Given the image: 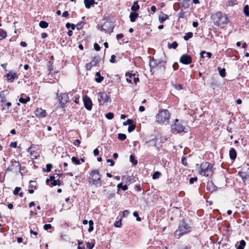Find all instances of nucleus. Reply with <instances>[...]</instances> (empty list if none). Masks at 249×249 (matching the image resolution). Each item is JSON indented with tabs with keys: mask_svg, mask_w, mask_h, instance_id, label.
<instances>
[{
	"mask_svg": "<svg viewBox=\"0 0 249 249\" xmlns=\"http://www.w3.org/2000/svg\"><path fill=\"white\" fill-rule=\"evenodd\" d=\"M117 187L118 188H121L123 191H125L127 189L128 187L126 185H123L122 183H120L118 184Z\"/></svg>",
	"mask_w": 249,
	"mask_h": 249,
	"instance_id": "nucleus-35",
	"label": "nucleus"
},
{
	"mask_svg": "<svg viewBox=\"0 0 249 249\" xmlns=\"http://www.w3.org/2000/svg\"><path fill=\"white\" fill-rule=\"evenodd\" d=\"M89 228L88 229V231L89 232H91L93 230V222L92 220H90L89 221Z\"/></svg>",
	"mask_w": 249,
	"mask_h": 249,
	"instance_id": "nucleus-33",
	"label": "nucleus"
},
{
	"mask_svg": "<svg viewBox=\"0 0 249 249\" xmlns=\"http://www.w3.org/2000/svg\"><path fill=\"white\" fill-rule=\"evenodd\" d=\"M84 2L86 8L87 9H89L94 4H97V2H95L94 0H84Z\"/></svg>",
	"mask_w": 249,
	"mask_h": 249,
	"instance_id": "nucleus-16",
	"label": "nucleus"
},
{
	"mask_svg": "<svg viewBox=\"0 0 249 249\" xmlns=\"http://www.w3.org/2000/svg\"><path fill=\"white\" fill-rule=\"evenodd\" d=\"M190 0H180V5L182 8L187 9L189 6Z\"/></svg>",
	"mask_w": 249,
	"mask_h": 249,
	"instance_id": "nucleus-17",
	"label": "nucleus"
},
{
	"mask_svg": "<svg viewBox=\"0 0 249 249\" xmlns=\"http://www.w3.org/2000/svg\"><path fill=\"white\" fill-rule=\"evenodd\" d=\"M35 113L36 116L39 119L44 118L47 115L46 110L41 108H37L36 110Z\"/></svg>",
	"mask_w": 249,
	"mask_h": 249,
	"instance_id": "nucleus-12",
	"label": "nucleus"
},
{
	"mask_svg": "<svg viewBox=\"0 0 249 249\" xmlns=\"http://www.w3.org/2000/svg\"><path fill=\"white\" fill-rule=\"evenodd\" d=\"M229 156L231 160H235L236 158V152L234 148H231L229 151Z\"/></svg>",
	"mask_w": 249,
	"mask_h": 249,
	"instance_id": "nucleus-18",
	"label": "nucleus"
},
{
	"mask_svg": "<svg viewBox=\"0 0 249 249\" xmlns=\"http://www.w3.org/2000/svg\"><path fill=\"white\" fill-rule=\"evenodd\" d=\"M85 247L82 245V243L80 242V241H78V249H84Z\"/></svg>",
	"mask_w": 249,
	"mask_h": 249,
	"instance_id": "nucleus-58",
	"label": "nucleus"
},
{
	"mask_svg": "<svg viewBox=\"0 0 249 249\" xmlns=\"http://www.w3.org/2000/svg\"><path fill=\"white\" fill-rule=\"evenodd\" d=\"M91 178L89 179V182L92 185L97 186H101L102 182L101 181L100 175L99 174V171L97 170H94L90 173Z\"/></svg>",
	"mask_w": 249,
	"mask_h": 249,
	"instance_id": "nucleus-5",
	"label": "nucleus"
},
{
	"mask_svg": "<svg viewBox=\"0 0 249 249\" xmlns=\"http://www.w3.org/2000/svg\"><path fill=\"white\" fill-rule=\"evenodd\" d=\"M46 169H44V171L49 172L51 170V168H52V165L50 163L47 164L46 166Z\"/></svg>",
	"mask_w": 249,
	"mask_h": 249,
	"instance_id": "nucleus-43",
	"label": "nucleus"
},
{
	"mask_svg": "<svg viewBox=\"0 0 249 249\" xmlns=\"http://www.w3.org/2000/svg\"><path fill=\"white\" fill-rule=\"evenodd\" d=\"M238 175L241 178L243 182L249 181V173L239 172Z\"/></svg>",
	"mask_w": 249,
	"mask_h": 249,
	"instance_id": "nucleus-15",
	"label": "nucleus"
},
{
	"mask_svg": "<svg viewBox=\"0 0 249 249\" xmlns=\"http://www.w3.org/2000/svg\"><path fill=\"white\" fill-rule=\"evenodd\" d=\"M118 138L120 140L124 141L126 139V136L124 134L119 133Z\"/></svg>",
	"mask_w": 249,
	"mask_h": 249,
	"instance_id": "nucleus-40",
	"label": "nucleus"
},
{
	"mask_svg": "<svg viewBox=\"0 0 249 249\" xmlns=\"http://www.w3.org/2000/svg\"><path fill=\"white\" fill-rule=\"evenodd\" d=\"M6 77L8 82H12L15 79L18 78L17 73L10 71L6 74Z\"/></svg>",
	"mask_w": 249,
	"mask_h": 249,
	"instance_id": "nucleus-14",
	"label": "nucleus"
},
{
	"mask_svg": "<svg viewBox=\"0 0 249 249\" xmlns=\"http://www.w3.org/2000/svg\"><path fill=\"white\" fill-rule=\"evenodd\" d=\"M193 33L192 32H188L185 34L183 38L185 40L187 41L193 36Z\"/></svg>",
	"mask_w": 249,
	"mask_h": 249,
	"instance_id": "nucleus-24",
	"label": "nucleus"
},
{
	"mask_svg": "<svg viewBox=\"0 0 249 249\" xmlns=\"http://www.w3.org/2000/svg\"><path fill=\"white\" fill-rule=\"evenodd\" d=\"M106 117L108 120H111L114 117V114L112 112H108L106 114Z\"/></svg>",
	"mask_w": 249,
	"mask_h": 249,
	"instance_id": "nucleus-41",
	"label": "nucleus"
},
{
	"mask_svg": "<svg viewBox=\"0 0 249 249\" xmlns=\"http://www.w3.org/2000/svg\"><path fill=\"white\" fill-rule=\"evenodd\" d=\"M11 106V103L10 102H7L6 104L3 106V109H8Z\"/></svg>",
	"mask_w": 249,
	"mask_h": 249,
	"instance_id": "nucleus-51",
	"label": "nucleus"
},
{
	"mask_svg": "<svg viewBox=\"0 0 249 249\" xmlns=\"http://www.w3.org/2000/svg\"><path fill=\"white\" fill-rule=\"evenodd\" d=\"M7 35L6 33L3 30L0 29V40H1L6 37Z\"/></svg>",
	"mask_w": 249,
	"mask_h": 249,
	"instance_id": "nucleus-31",
	"label": "nucleus"
},
{
	"mask_svg": "<svg viewBox=\"0 0 249 249\" xmlns=\"http://www.w3.org/2000/svg\"><path fill=\"white\" fill-rule=\"evenodd\" d=\"M80 143V140H78V139L75 140L74 141V142H73V144H74V145H75V146H78V145H79Z\"/></svg>",
	"mask_w": 249,
	"mask_h": 249,
	"instance_id": "nucleus-61",
	"label": "nucleus"
},
{
	"mask_svg": "<svg viewBox=\"0 0 249 249\" xmlns=\"http://www.w3.org/2000/svg\"><path fill=\"white\" fill-rule=\"evenodd\" d=\"M107 197L108 199H111L113 198L115 196V194L113 193H107Z\"/></svg>",
	"mask_w": 249,
	"mask_h": 249,
	"instance_id": "nucleus-44",
	"label": "nucleus"
},
{
	"mask_svg": "<svg viewBox=\"0 0 249 249\" xmlns=\"http://www.w3.org/2000/svg\"><path fill=\"white\" fill-rule=\"evenodd\" d=\"M135 127H136L135 124H134L133 123L132 124L129 125V126L128 127V131L129 132H132L133 131H134L135 130Z\"/></svg>",
	"mask_w": 249,
	"mask_h": 249,
	"instance_id": "nucleus-42",
	"label": "nucleus"
},
{
	"mask_svg": "<svg viewBox=\"0 0 249 249\" xmlns=\"http://www.w3.org/2000/svg\"><path fill=\"white\" fill-rule=\"evenodd\" d=\"M30 100V98L29 96H28L25 99L20 97L19 99V102H20L21 103H22V104H26Z\"/></svg>",
	"mask_w": 249,
	"mask_h": 249,
	"instance_id": "nucleus-27",
	"label": "nucleus"
},
{
	"mask_svg": "<svg viewBox=\"0 0 249 249\" xmlns=\"http://www.w3.org/2000/svg\"><path fill=\"white\" fill-rule=\"evenodd\" d=\"M115 58H116V56L115 55H114V54L112 55L111 56L110 62L112 63H115V62H116Z\"/></svg>",
	"mask_w": 249,
	"mask_h": 249,
	"instance_id": "nucleus-55",
	"label": "nucleus"
},
{
	"mask_svg": "<svg viewBox=\"0 0 249 249\" xmlns=\"http://www.w3.org/2000/svg\"><path fill=\"white\" fill-rule=\"evenodd\" d=\"M71 161L76 165H79L80 164V160L77 159L75 157H72L71 158Z\"/></svg>",
	"mask_w": 249,
	"mask_h": 249,
	"instance_id": "nucleus-34",
	"label": "nucleus"
},
{
	"mask_svg": "<svg viewBox=\"0 0 249 249\" xmlns=\"http://www.w3.org/2000/svg\"><path fill=\"white\" fill-rule=\"evenodd\" d=\"M39 25L42 28H46L48 26V23L45 21H41L39 23Z\"/></svg>",
	"mask_w": 249,
	"mask_h": 249,
	"instance_id": "nucleus-28",
	"label": "nucleus"
},
{
	"mask_svg": "<svg viewBox=\"0 0 249 249\" xmlns=\"http://www.w3.org/2000/svg\"><path fill=\"white\" fill-rule=\"evenodd\" d=\"M175 88L178 90H180L182 89V86L180 84L176 85Z\"/></svg>",
	"mask_w": 249,
	"mask_h": 249,
	"instance_id": "nucleus-60",
	"label": "nucleus"
},
{
	"mask_svg": "<svg viewBox=\"0 0 249 249\" xmlns=\"http://www.w3.org/2000/svg\"><path fill=\"white\" fill-rule=\"evenodd\" d=\"M178 249H190V247L189 245L180 244L178 246Z\"/></svg>",
	"mask_w": 249,
	"mask_h": 249,
	"instance_id": "nucleus-39",
	"label": "nucleus"
},
{
	"mask_svg": "<svg viewBox=\"0 0 249 249\" xmlns=\"http://www.w3.org/2000/svg\"><path fill=\"white\" fill-rule=\"evenodd\" d=\"M20 190L21 188L20 187H16L13 192L14 195H17L18 194V192L20 191Z\"/></svg>",
	"mask_w": 249,
	"mask_h": 249,
	"instance_id": "nucleus-50",
	"label": "nucleus"
},
{
	"mask_svg": "<svg viewBox=\"0 0 249 249\" xmlns=\"http://www.w3.org/2000/svg\"><path fill=\"white\" fill-rule=\"evenodd\" d=\"M69 15L68 11H65L62 13V16L63 17H67Z\"/></svg>",
	"mask_w": 249,
	"mask_h": 249,
	"instance_id": "nucleus-64",
	"label": "nucleus"
},
{
	"mask_svg": "<svg viewBox=\"0 0 249 249\" xmlns=\"http://www.w3.org/2000/svg\"><path fill=\"white\" fill-rule=\"evenodd\" d=\"M97 99L100 105H104L105 103L111 101L109 97L105 92L98 93Z\"/></svg>",
	"mask_w": 249,
	"mask_h": 249,
	"instance_id": "nucleus-8",
	"label": "nucleus"
},
{
	"mask_svg": "<svg viewBox=\"0 0 249 249\" xmlns=\"http://www.w3.org/2000/svg\"><path fill=\"white\" fill-rule=\"evenodd\" d=\"M191 231V227L183 220L179 224L178 229L174 232V236L175 238L178 239Z\"/></svg>",
	"mask_w": 249,
	"mask_h": 249,
	"instance_id": "nucleus-2",
	"label": "nucleus"
},
{
	"mask_svg": "<svg viewBox=\"0 0 249 249\" xmlns=\"http://www.w3.org/2000/svg\"><path fill=\"white\" fill-rule=\"evenodd\" d=\"M178 43L177 42L174 41L172 44H168V48H173L174 49H176L178 47Z\"/></svg>",
	"mask_w": 249,
	"mask_h": 249,
	"instance_id": "nucleus-37",
	"label": "nucleus"
},
{
	"mask_svg": "<svg viewBox=\"0 0 249 249\" xmlns=\"http://www.w3.org/2000/svg\"><path fill=\"white\" fill-rule=\"evenodd\" d=\"M100 60V59L98 57H94L90 63L93 66H95Z\"/></svg>",
	"mask_w": 249,
	"mask_h": 249,
	"instance_id": "nucleus-22",
	"label": "nucleus"
},
{
	"mask_svg": "<svg viewBox=\"0 0 249 249\" xmlns=\"http://www.w3.org/2000/svg\"><path fill=\"white\" fill-rule=\"evenodd\" d=\"M92 67L93 66L91 65L90 63H88L86 65V69L88 70H90Z\"/></svg>",
	"mask_w": 249,
	"mask_h": 249,
	"instance_id": "nucleus-56",
	"label": "nucleus"
},
{
	"mask_svg": "<svg viewBox=\"0 0 249 249\" xmlns=\"http://www.w3.org/2000/svg\"><path fill=\"white\" fill-rule=\"evenodd\" d=\"M17 145V142H11V143L10 144V147H14V148L16 147Z\"/></svg>",
	"mask_w": 249,
	"mask_h": 249,
	"instance_id": "nucleus-62",
	"label": "nucleus"
},
{
	"mask_svg": "<svg viewBox=\"0 0 249 249\" xmlns=\"http://www.w3.org/2000/svg\"><path fill=\"white\" fill-rule=\"evenodd\" d=\"M212 18L216 25L227 23L228 22L227 16L221 12H218L212 15Z\"/></svg>",
	"mask_w": 249,
	"mask_h": 249,
	"instance_id": "nucleus-4",
	"label": "nucleus"
},
{
	"mask_svg": "<svg viewBox=\"0 0 249 249\" xmlns=\"http://www.w3.org/2000/svg\"><path fill=\"white\" fill-rule=\"evenodd\" d=\"M126 76H129L128 77H127L126 79V81L128 83H132L131 78L132 77H133V81L135 85H136L137 83L139 81V78L135 77V74L126 73Z\"/></svg>",
	"mask_w": 249,
	"mask_h": 249,
	"instance_id": "nucleus-13",
	"label": "nucleus"
},
{
	"mask_svg": "<svg viewBox=\"0 0 249 249\" xmlns=\"http://www.w3.org/2000/svg\"><path fill=\"white\" fill-rule=\"evenodd\" d=\"M130 161L134 165H136L137 164L138 161L137 160L135 159V157L133 155H131L130 156Z\"/></svg>",
	"mask_w": 249,
	"mask_h": 249,
	"instance_id": "nucleus-29",
	"label": "nucleus"
},
{
	"mask_svg": "<svg viewBox=\"0 0 249 249\" xmlns=\"http://www.w3.org/2000/svg\"><path fill=\"white\" fill-rule=\"evenodd\" d=\"M10 163L11 165L6 169V172H13L16 174L21 173V165L18 161L13 160Z\"/></svg>",
	"mask_w": 249,
	"mask_h": 249,
	"instance_id": "nucleus-7",
	"label": "nucleus"
},
{
	"mask_svg": "<svg viewBox=\"0 0 249 249\" xmlns=\"http://www.w3.org/2000/svg\"><path fill=\"white\" fill-rule=\"evenodd\" d=\"M237 4V0H228L227 5L232 6Z\"/></svg>",
	"mask_w": 249,
	"mask_h": 249,
	"instance_id": "nucleus-30",
	"label": "nucleus"
},
{
	"mask_svg": "<svg viewBox=\"0 0 249 249\" xmlns=\"http://www.w3.org/2000/svg\"><path fill=\"white\" fill-rule=\"evenodd\" d=\"M218 70L219 71L220 75L222 77H224L226 76L225 69L224 68L221 69L220 68H218Z\"/></svg>",
	"mask_w": 249,
	"mask_h": 249,
	"instance_id": "nucleus-26",
	"label": "nucleus"
},
{
	"mask_svg": "<svg viewBox=\"0 0 249 249\" xmlns=\"http://www.w3.org/2000/svg\"><path fill=\"white\" fill-rule=\"evenodd\" d=\"M66 27L67 28H70V27L71 28V30H74L75 28V26L73 24H71L70 23H67L66 24Z\"/></svg>",
	"mask_w": 249,
	"mask_h": 249,
	"instance_id": "nucleus-46",
	"label": "nucleus"
},
{
	"mask_svg": "<svg viewBox=\"0 0 249 249\" xmlns=\"http://www.w3.org/2000/svg\"><path fill=\"white\" fill-rule=\"evenodd\" d=\"M170 114L167 109H160L156 116V121L159 124H167L169 123Z\"/></svg>",
	"mask_w": 249,
	"mask_h": 249,
	"instance_id": "nucleus-3",
	"label": "nucleus"
},
{
	"mask_svg": "<svg viewBox=\"0 0 249 249\" xmlns=\"http://www.w3.org/2000/svg\"><path fill=\"white\" fill-rule=\"evenodd\" d=\"M246 245V242L244 240H242L239 242V245L237 247V249H244Z\"/></svg>",
	"mask_w": 249,
	"mask_h": 249,
	"instance_id": "nucleus-23",
	"label": "nucleus"
},
{
	"mask_svg": "<svg viewBox=\"0 0 249 249\" xmlns=\"http://www.w3.org/2000/svg\"><path fill=\"white\" fill-rule=\"evenodd\" d=\"M197 178L196 177L191 178L189 179V182L190 184H193L197 180Z\"/></svg>",
	"mask_w": 249,
	"mask_h": 249,
	"instance_id": "nucleus-52",
	"label": "nucleus"
},
{
	"mask_svg": "<svg viewBox=\"0 0 249 249\" xmlns=\"http://www.w3.org/2000/svg\"><path fill=\"white\" fill-rule=\"evenodd\" d=\"M51 183L53 186H60L61 184V181L59 179H57L55 180H53V181Z\"/></svg>",
	"mask_w": 249,
	"mask_h": 249,
	"instance_id": "nucleus-36",
	"label": "nucleus"
},
{
	"mask_svg": "<svg viewBox=\"0 0 249 249\" xmlns=\"http://www.w3.org/2000/svg\"><path fill=\"white\" fill-rule=\"evenodd\" d=\"M140 9V6L138 4V1H135L133 3V5L131 7V10L132 11H137Z\"/></svg>",
	"mask_w": 249,
	"mask_h": 249,
	"instance_id": "nucleus-21",
	"label": "nucleus"
},
{
	"mask_svg": "<svg viewBox=\"0 0 249 249\" xmlns=\"http://www.w3.org/2000/svg\"><path fill=\"white\" fill-rule=\"evenodd\" d=\"M55 176H51L50 177V178L49 179L48 178V179H46V183H48L49 182V181H50V180L52 182H53V180H55Z\"/></svg>",
	"mask_w": 249,
	"mask_h": 249,
	"instance_id": "nucleus-54",
	"label": "nucleus"
},
{
	"mask_svg": "<svg viewBox=\"0 0 249 249\" xmlns=\"http://www.w3.org/2000/svg\"><path fill=\"white\" fill-rule=\"evenodd\" d=\"M59 100V104L61 107H65L66 105L69 102V96L67 93H61L59 96H58Z\"/></svg>",
	"mask_w": 249,
	"mask_h": 249,
	"instance_id": "nucleus-9",
	"label": "nucleus"
},
{
	"mask_svg": "<svg viewBox=\"0 0 249 249\" xmlns=\"http://www.w3.org/2000/svg\"><path fill=\"white\" fill-rule=\"evenodd\" d=\"M107 162H108V163H110V166H113L114 165V162L113 161V160H111V159H107Z\"/></svg>",
	"mask_w": 249,
	"mask_h": 249,
	"instance_id": "nucleus-59",
	"label": "nucleus"
},
{
	"mask_svg": "<svg viewBox=\"0 0 249 249\" xmlns=\"http://www.w3.org/2000/svg\"><path fill=\"white\" fill-rule=\"evenodd\" d=\"M171 128L172 132L175 134L187 132V128L178 123V119H176L175 123L171 125Z\"/></svg>",
	"mask_w": 249,
	"mask_h": 249,
	"instance_id": "nucleus-6",
	"label": "nucleus"
},
{
	"mask_svg": "<svg viewBox=\"0 0 249 249\" xmlns=\"http://www.w3.org/2000/svg\"><path fill=\"white\" fill-rule=\"evenodd\" d=\"M198 172L202 176H211L213 172V165L209 162H203L201 163Z\"/></svg>",
	"mask_w": 249,
	"mask_h": 249,
	"instance_id": "nucleus-1",
	"label": "nucleus"
},
{
	"mask_svg": "<svg viewBox=\"0 0 249 249\" xmlns=\"http://www.w3.org/2000/svg\"><path fill=\"white\" fill-rule=\"evenodd\" d=\"M104 79L103 76L101 75L100 72H97L95 74V80L97 83H101Z\"/></svg>",
	"mask_w": 249,
	"mask_h": 249,
	"instance_id": "nucleus-19",
	"label": "nucleus"
},
{
	"mask_svg": "<svg viewBox=\"0 0 249 249\" xmlns=\"http://www.w3.org/2000/svg\"><path fill=\"white\" fill-rule=\"evenodd\" d=\"M133 123V122L132 121V120L131 119H128L126 122H124L123 123V125H131V124H132Z\"/></svg>",
	"mask_w": 249,
	"mask_h": 249,
	"instance_id": "nucleus-45",
	"label": "nucleus"
},
{
	"mask_svg": "<svg viewBox=\"0 0 249 249\" xmlns=\"http://www.w3.org/2000/svg\"><path fill=\"white\" fill-rule=\"evenodd\" d=\"M181 163L183 165L186 166L187 165V160L186 158L182 157L181 159Z\"/></svg>",
	"mask_w": 249,
	"mask_h": 249,
	"instance_id": "nucleus-53",
	"label": "nucleus"
},
{
	"mask_svg": "<svg viewBox=\"0 0 249 249\" xmlns=\"http://www.w3.org/2000/svg\"><path fill=\"white\" fill-rule=\"evenodd\" d=\"M94 49L96 51H99L100 50V46L98 45V44L96 43H94Z\"/></svg>",
	"mask_w": 249,
	"mask_h": 249,
	"instance_id": "nucleus-57",
	"label": "nucleus"
},
{
	"mask_svg": "<svg viewBox=\"0 0 249 249\" xmlns=\"http://www.w3.org/2000/svg\"><path fill=\"white\" fill-rule=\"evenodd\" d=\"M161 174L159 171H156L152 175V178L153 179H158L160 178Z\"/></svg>",
	"mask_w": 249,
	"mask_h": 249,
	"instance_id": "nucleus-32",
	"label": "nucleus"
},
{
	"mask_svg": "<svg viewBox=\"0 0 249 249\" xmlns=\"http://www.w3.org/2000/svg\"><path fill=\"white\" fill-rule=\"evenodd\" d=\"M52 228V225L50 224H45L43 226V228L45 230H48L51 229Z\"/></svg>",
	"mask_w": 249,
	"mask_h": 249,
	"instance_id": "nucleus-49",
	"label": "nucleus"
},
{
	"mask_svg": "<svg viewBox=\"0 0 249 249\" xmlns=\"http://www.w3.org/2000/svg\"><path fill=\"white\" fill-rule=\"evenodd\" d=\"M138 14L135 12H131L129 15L130 20L131 22H133L136 20V18L138 17Z\"/></svg>",
	"mask_w": 249,
	"mask_h": 249,
	"instance_id": "nucleus-20",
	"label": "nucleus"
},
{
	"mask_svg": "<svg viewBox=\"0 0 249 249\" xmlns=\"http://www.w3.org/2000/svg\"><path fill=\"white\" fill-rule=\"evenodd\" d=\"M114 226L115 227L120 228L122 226L121 220L116 221L114 224Z\"/></svg>",
	"mask_w": 249,
	"mask_h": 249,
	"instance_id": "nucleus-47",
	"label": "nucleus"
},
{
	"mask_svg": "<svg viewBox=\"0 0 249 249\" xmlns=\"http://www.w3.org/2000/svg\"><path fill=\"white\" fill-rule=\"evenodd\" d=\"M180 62L185 65L190 64L192 62V57L188 54L182 55L179 59Z\"/></svg>",
	"mask_w": 249,
	"mask_h": 249,
	"instance_id": "nucleus-10",
	"label": "nucleus"
},
{
	"mask_svg": "<svg viewBox=\"0 0 249 249\" xmlns=\"http://www.w3.org/2000/svg\"><path fill=\"white\" fill-rule=\"evenodd\" d=\"M79 99V96H75L73 97V101L76 104L78 103Z\"/></svg>",
	"mask_w": 249,
	"mask_h": 249,
	"instance_id": "nucleus-63",
	"label": "nucleus"
},
{
	"mask_svg": "<svg viewBox=\"0 0 249 249\" xmlns=\"http://www.w3.org/2000/svg\"><path fill=\"white\" fill-rule=\"evenodd\" d=\"M83 102L84 107L89 110H90L92 107V103L90 98L88 96H85L83 97Z\"/></svg>",
	"mask_w": 249,
	"mask_h": 249,
	"instance_id": "nucleus-11",
	"label": "nucleus"
},
{
	"mask_svg": "<svg viewBox=\"0 0 249 249\" xmlns=\"http://www.w3.org/2000/svg\"><path fill=\"white\" fill-rule=\"evenodd\" d=\"M134 216L136 217V220L138 221H141V218L139 217V214L137 212H134L133 213Z\"/></svg>",
	"mask_w": 249,
	"mask_h": 249,
	"instance_id": "nucleus-48",
	"label": "nucleus"
},
{
	"mask_svg": "<svg viewBox=\"0 0 249 249\" xmlns=\"http://www.w3.org/2000/svg\"><path fill=\"white\" fill-rule=\"evenodd\" d=\"M244 12L245 15L247 17L249 16V7L248 5H246L244 8Z\"/></svg>",
	"mask_w": 249,
	"mask_h": 249,
	"instance_id": "nucleus-38",
	"label": "nucleus"
},
{
	"mask_svg": "<svg viewBox=\"0 0 249 249\" xmlns=\"http://www.w3.org/2000/svg\"><path fill=\"white\" fill-rule=\"evenodd\" d=\"M168 18V16L166 14H163L162 17H159V21L160 23H163Z\"/></svg>",
	"mask_w": 249,
	"mask_h": 249,
	"instance_id": "nucleus-25",
	"label": "nucleus"
}]
</instances>
